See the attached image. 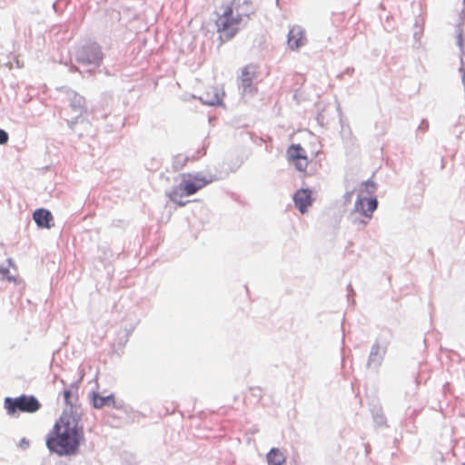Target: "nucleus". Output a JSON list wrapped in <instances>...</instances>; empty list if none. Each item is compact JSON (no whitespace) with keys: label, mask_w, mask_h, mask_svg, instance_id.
Returning <instances> with one entry per match:
<instances>
[{"label":"nucleus","mask_w":465,"mask_h":465,"mask_svg":"<svg viewBox=\"0 0 465 465\" xmlns=\"http://www.w3.org/2000/svg\"><path fill=\"white\" fill-rule=\"evenodd\" d=\"M79 413L64 411L46 437L50 451L60 456L74 454L84 440V430L80 425Z\"/></svg>","instance_id":"obj_1"},{"label":"nucleus","mask_w":465,"mask_h":465,"mask_svg":"<svg viewBox=\"0 0 465 465\" xmlns=\"http://www.w3.org/2000/svg\"><path fill=\"white\" fill-rule=\"evenodd\" d=\"M255 13L252 0H232L223 6L222 13L216 14L214 21L219 39L228 42L234 38Z\"/></svg>","instance_id":"obj_2"},{"label":"nucleus","mask_w":465,"mask_h":465,"mask_svg":"<svg viewBox=\"0 0 465 465\" xmlns=\"http://www.w3.org/2000/svg\"><path fill=\"white\" fill-rule=\"evenodd\" d=\"M180 178L179 184L168 193V197L179 206L186 204V202H183L182 198L196 193L212 182V179H207L200 173H183Z\"/></svg>","instance_id":"obj_3"},{"label":"nucleus","mask_w":465,"mask_h":465,"mask_svg":"<svg viewBox=\"0 0 465 465\" xmlns=\"http://www.w3.org/2000/svg\"><path fill=\"white\" fill-rule=\"evenodd\" d=\"M41 407V402L33 395L22 394L15 398L6 397L4 401V408L9 416L18 413H35Z\"/></svg>","instance_id":"obj_4"},{"label":"nucleus","mask_w":465,"mask_h":465,"mask_svg":"<svg viewBox=\"0 0 465 465\" xmlns=\"http://www.w3.org/2000/svg\"><path fill=\"white\" fill-rule=\"evenodd\" d=\"M287 157L288 161L292 163L299 172H306L309 165V160L303 147L300 144L290 145L287 149Z\"/></svg>","instance_id":"obj_5"},{"label":"nucleus","mask_w":465,"mask_h":465,"mask_svg":"<svg viewBox=\"0 0 465 465\" xmlns=\"http://www.w3.org/2000/svg\"><path fill=\"white\" fill-rule=\"evenodd\" d=\"M307 42L304 30L299 26L294 25L291 28L288 34L287 44L292 50H297L303 46Z\"/></svg>","instance_id":"obj_6"},{"label":"nucleus","mask_w":465,"mask_h":465,"mask_svg":"<svg viewBox=\"0 0 465 465\" xmlns=\"http://www.w3.org/2000/svg\"><path fill=\"white\" fill-rule=\"evenodd\" d=\"M377 205L378 202L376 198H362L359 196L355 203V210L364 216L371 218Z\"/></svg>","instance_id":"obj_7"},{"label":"nucleus","mask_w":465,"mask_h":465,"mask_svg":"<svg viewBox=\"0 0 465 465\" xmlns=\"http://www.w3.org/2000/svg\"><path fill=\"white\" fill-rule=\"evenodd\" d=\"M295 206L300 210L302 213L307 211V208L312 205V193L306 189H301L294 194Z\"/></svg>","instance_id":"obj_8"},{"label":"nucleus","mask_w":465,"mask_h":465,"mask_svg":"<svg viewBox=\"0 0 465 465\" xmlns=\"http://www.w3.org/2000/svg\"><path fill=\"white\" fill-rule=\"evenodd\" d=\"M63 397L65 405L68 409H65L64 411L77 413L78 407V389L77 388H69L65 389L63 391Z\"/></svg>","instance_id":"obj_9"},{"label":"nucleus","mask_w":465,"mask_h":465,"mask_svg":"<svg viewBox=\"0 0 465 465\" xmlns=\"http://www.w3.org/2000/svg\"><path fill=\"white\" fill-rule=\"evenodd\" d=\"M33 219L35 223L42 228L50 229L54 225L52 213L46 209H37L33 213Z\"/></svg>","instance_id":"obj_10"},{"label":"nucleus","mask_w":465,"mask_h":465,"mask_svg":"<svg viewBox=\"0 0 465 465\" xmlns=\"http://www.w3.org/2000/svg\"><path fill=\"white\" fill-rule=\"evenodd\" d=\"M223 96L224 93L223 91L217 87L211 86L203 93V99L204 103L215 105L222 103Z\"/></svg>","instance_id":"obj_11"},{"label":"nucleus","mask_w":465,"mask_h":465,"mask_svg":"<svg viewBox=\"0 0 465 465\" xmlns=\"http://www.w3.org/2000/svg\"><path fill=\"white\" fill-rule=\"evenodd\" d=\"M92 404L95 409H101L104 406H115V398L114 394L101 396L97 392L92 393Z\"/></svg>","instance_id":"obj_12"},{"label":"nucleus","mask_w":465,"mask_h":465,"mask_svg":"<svg viewBox=\"0 0 465 465\" xmlns=\"http://www.w3.org/2000/svg\"><path fill=\"white\" fill-rule=\"evenodd\" d=\"M286 457L279 449L273 448L267 454V462L269 465H283Z\"/></svg>","instance_id":"obj_13"},{"label":"nucleus","mask_w":465,"mask_h":465,"mask_svg":"<svg viewBox=\"0 0 465 465\" xmlns=\"http://www.w3.org/2000/svg\"><path fill=\"white\" fill-rule=\"evenodd\" d=\"M375 190H376V184L373 182L368 181V182H364L361 184V191L362 193L371 194L375 192Z\"/></svg>","instance_id":"obj_14"},{"label":"nucleus","mask_w":465,"mask_h":465,"mask_svg":"<svg viewBox=\"0 0 465 465\" xmlns=\"http://www.w3.org/2000/svg\"><path fill=\"white\" fill-rule=\"evenodd\" d=\"M8 134L5 130L0 129V144H5L8 142Z\"/></svg>","instance_id":"obj_15"},{"label":"nucleus","mask_w":465,"mask_h":465,"mask_svg":"<svg viewBox=\"0 0 465 465\" xmlns=\"http://www.w3.org/2000/svg\"><path fill=\"white\" fill-rule=\"evenodd\" d=\"M247 70H248V69H247V68H245V69L242 71V74H247Z\"/></svg>","instance_id":"obj_16"},{"label":"nucleus","mask_w":465,"mask_h":465,"mask_svg":"<svg viewBox=\"0 0 465 465\" xmlns=\"http://www.w3.org/2000/svg\"><path fill=\"white\" fill-rule=\"evenodd\" d=\"M464 4H465V0H464Z\"/></svg>","instance_id":"obj_17"},{"label":"nucleus","mask_w":465,"mask_h":465,"mask_svg":"<svg viewBox=\"0 0 465 465\" xmlns=\"http://www.w3.org/2000/svg\"><path fill=\"white\" fill-rule=\"evenodd\" d=\"M463 465H465V464H463Z\"/></svg>","instance_id":"obj_18"}]
</instances>
